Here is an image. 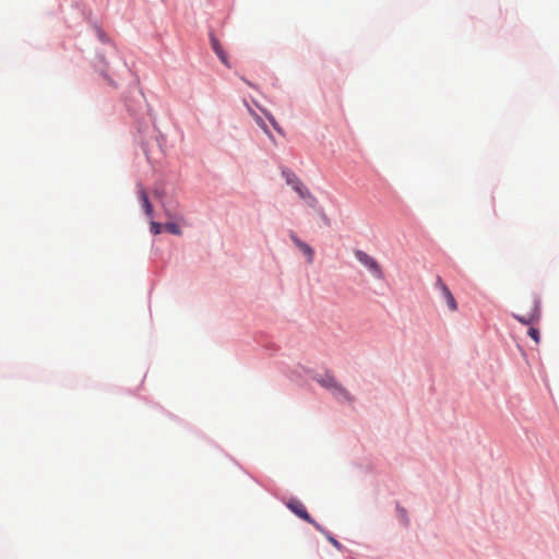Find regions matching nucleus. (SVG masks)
<instances>
[{
    "mask_svg": "<svg viewBox=\"0 0 559 559\" xmlns=\"http://www.w3.org/2000/svg\"><path fill=\"white\" fill-rule=\"evenodd\" d=\"M162 230V225L159 223L152 222L151 223V233L154 235H158Z\"/></svg>",
    "mask_w": 559,
    "mask_h": 559,
    "instance_id": "obj_12",
    "label": "nucleus"
},
{
    "mask_svg": "<svg viewBox=\"0 0 559 559\" xmlns=\"http://www.w3.org/2000/svg\"><path fill=\"white\" fill-rule=\"evenodd\" d=\"M211 44H212V48L213 50L215 51V53L217 55V57L219 58V60L229 67L228 64V59H227V55L225 53V51L223 50L219 41L214 37L212 36L211 37Z\"/></svg>",
    "mask_w": 559,
    "mask_h": 559,
    "instance_id": "obj_7",
    "label": "nucleus"
},
{
    "mask_svg": "<svg viewBox=\"0 0 559 559\" xmlns=\"http://www.w3.org/2000/svg\"><path fill=\"white\" fill-rule=\"evenodd\" d=\"M318 382L325 388L326 390L331 391V393L337 399L343 400L347 402H352L353 397L349 394V392L341 385L336 379L331 374H324L320 379H318Z\"/></svg>",
    "mask_w": 559,
    "mask_h": 559,
    "instance_id": "obj_1",
    "label": "nucleus"
},
{
    "mask_svg": "<svg viewBox=\"0 0 559 559\" xmlns=\"http://www.w3.org/2000/svg\"><path fill=\"white\" fill-rule=\"evenodd\" d=\"M514 318L526 325H532L537 322L540 318V300L537 296H533L531 299L530 311L525 314L518 316L514 314Z\"/></svg>",
    "mask_w": 559,
    "mask_h": 559,
    "instance_id": "obj_3",
    "label": "nucleus"
},
{
    "mask_svg": "<svg viewBox=\"0 0 559 559\" xmlns=\"http://www.w3.org/2000/svg\"><path fill=\"white\" fill-rule=\"evenodd\" d=\"M164 228L173 235H181V229L176 223H166Z\"/></svg>",
    "mask_w": 559,
    "mask_h": 559,
    "instance_id": "obj_9",
    "label": "nucleus"
},
{
    "mask_svg": "<svg viewBox=\"0 0 559 559\" xmlns=\"http://www.w3.org/2000/svg\"><path fill=\"white\" fill-rule=\"evenodd\" d=\"M328 539H329V542H330L334 547H336L337 549H341V547H342V546H341V544H340V543H338L334 537H332V536H328Z\"/></svg>",
    "mask_w": 559,
    "mask_h": 559,
    "instance_id": "obj_13",
    "label": "nucleus"
},
{
    "mask_svg": "<svg viewBox=\"0 0 559 559\" xmlns=\"http://www.w3.org/2000/svg\"><path fill=\"white\" fill-rule=\"evenodd\" d=\"M139 199L141 201V204H142V207H143L145 214L147 216H152L153 207H152V204H151V202L148 200V197H147V193L145 192V190L141 189L139 191Z\"/></svg>",
    "mask_w": 559,
    "mask_h": 559,
    "instance_id": "obj_8",
    "label": "nucleus"
},
{
    "mask_svg": "<svg viewBox=\"0 0 559 559\" xmlns=\"http://www.w3.org/2000/svg\"><path fill=\"white\" fill-rule=\"evenodd\" d=\"M435 285L441 292L442 297L444 298L449 309L451 311H455L457 309L455 298L440 276L437 277Z\"/></svg>",
    "mask_w": 559,
    "mask_h": 559,
    "instance_id": "obj_5",
    "label": "nucleus"
},
{
    "mask_svg": "<svg viewBox=\"0 0 559 559\" xmlns=\"http://www.w3.org/2000/svg\"><path fill=\"white\" fill-rule=\"evenodd\" d=\"M355 258L361 263L373 277L377 280L383 278V271L379 262L371 255H369L367 252L362 250H355L354 251Z\"/></svg>",
    "mask_w": 559,
    "mask_h": 559,
    "instance_id": "obj_2",
    "label": "nucleus"
},
{
    "mask_svg": "<svg viewBox=\"0 0 559 559\" xmlns=\"http://www.w3.org/2000/svg\"><path fill=\"white\" fill-rule=\"evenodd\" d=\"M296 191L299 193L301 198H307L310 195L309 190L305 188L302 185H298L296 187Z\"/></svg>",
    "mask_w": 559,
    "mask_h": 559,
    "instance_id": "obj_11",
    "label": "nucleus"
},
{
    "mask_svg": "<svg viewBox=\"0 0 559 559\" xmlns=\"http://www.w3.org/2000/svg\"><path fill=\"white\" fill-rule=\"evenodd\" d=\"M292 240L296 245V247L306 255L307 261L309 264H311L314 260V251L313 249L306 243L305 241L300 240L296 235L290 236Z\"/></svg>",
    "mask_w": 559,
    "mask_h": 559,
    "instance_id": "obj_6",
    "label": "nucleus"
},
{
    "mask_svg": "<svg viewBox=\"0 0 559 559\" xmlns=\"http://www.w3.org/2000/svg\"><path fill=\"white\" fill-rule=\"evenodd\" d=\"M527 334L530 335V337H532V340H533L536 344H538V343H539V341H540V333H539V330H538V329H536V328H534V326H531V328L528 329Z\"/></svg>",
    "mask_w": 559,
    "mask_h": 559,
    "instance_id": "obj_10",
    "label": "nucleus"
},
{
    "mask_svg": "<svg viewBox=\"0 0 559 559\" xmlns=\"http://www.w3.org/2000/svg\"><path fill=\"white\" fill-rule=\"evenodd\" d=\"M287 508L294 512L298 518L313 525L319 532L324 533V528L316 522L307 512L305 506L297 499H292L286 503Z\"/></svg>",
    "mask_w": 559,
    "mask_h": 559,
    "instance_id": "obj_4",
    "label": "nucleus"
}]
</instances>
